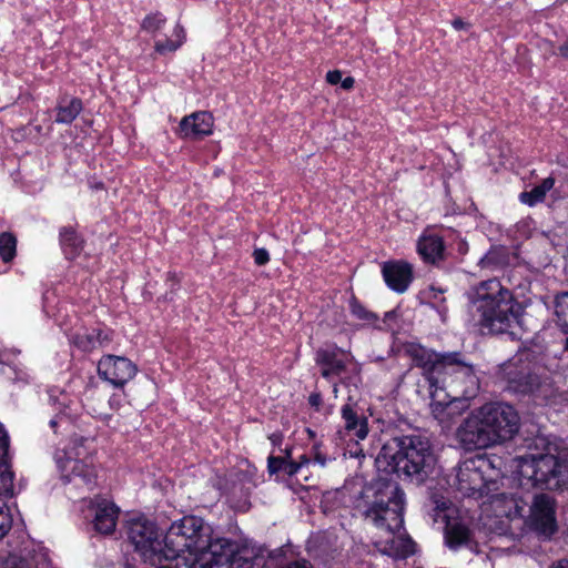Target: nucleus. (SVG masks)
<instances>
[{
    "mask_svg": "<svg viewBox=\"0 0 568 568\" xmlns=\"http://www.w3.org/2000/svg\"><path fill=\"white\" fill-rule=\"evenodd\" d=\"M185 30L180 24L176 23L173 29V38L174 39H164V40H158L154 43V50L159 54H166L168 52H174L176 51L185 41Z\"/></svg>",
    "mask_w": 568,
    "mask_h": 568,
    "instance_id": "30",
    "label": "nucleus"
},
{
    "mask_svg": "<svg viewBox=\"0 0 568 568\" xmlns=\"http://www.w3.org/2000/svg\"><path fill=\"white\" fill-rule=\"evenodd\" d=\"M467 324L481 334L507 332L521 314V305L498 278L469 286L465 292Z\"/></svg>",
    "mask_w": 568,
    "mask_h": 568,
    "instance_id": "1",
    "label": "nucleus"
},
{
    "mask_svg": "<svg viewBox=\"0 0 568 568\" xmlns=\"http://www.w3.org/2000/svg\"><path fill=\"white\" fill-rule=\"evenodd\" d=\"M555 179L548 176L541 181L540 184L534 186L530 191H525L519 194V200L523 204L535 206L544 202L546 194L554 187Z\"/></svg>",
    "mask_w": 568,
    "mask_h": 568,
    "instance_id": "29",
    "label": "nucleus"
},
{
    "mask_svg": "<svg viewBox=\"0 0 568 568\" xmlns=\"http://www.w3.org/2000/svg\"><path fill=\"white\" fill-rule=\"evenodd\" d=\"M212 527L199 516H183L168 528L164 538V560L183 564L186 557H199L213 548Z\"/></svg>",
    "mask_w": 568,
    "mask_h": 568,
    "instance_id": "6",
    "label": "nucleus"
},
{
    "mask_svg": "<svg viewBox=\"0 0 568 568\" xmlns=\"http://www.w3.org/2000/svg\"><path fill=\"white\" fill-rule=\"evenodd\" d=\"M404 491L397 485H386L376 491L363 511L365 520L392 535L377 547L382 554L395 559L407 558L416 551V544L409 536L397 535L404 527Z\"/></svg>",
    "mask_w": 568,
    "mask_h": 568,
    "instance_id": "2",
    "label": "nucleus"
},
{
    "mask_svg": "<svg viewBox=\"0 0 568 568\" xmlns=\"http://www.w3.org/2000/svg\"><path fill=\"white\" fill-rule=\"evenodd\" d=\"M490 429L494 432L496 445L511 439L519 429L517 410L506 403H487L483 405Z\"/></svg>",
    "mask_w": 568,
    "mask_h": 568,
    "instance_id": "12",
    "label": "nucleus"
},
{
    "mask_svg": "<svg viewBox=\"0 0 568 568\" xmlns=\"http://www.w3.org/2000/svg\"><path fill=\"white\" fill-rule=\"evenodd\" d=\"M525 525L539 536L550 538L557 531L556 501L547 494H537L529 507Z\"/></svg>",
    "mask_w": 568,
    "mask_h": 568,
    "instance_id": "11",
    "label": "nucleus"
},
{
    "mask_svg": "<svg viewBox=\"0 0 568 568\" xmlns=\"http://www.w3.org/2000/svg\"><path fill=\"white\" fill-rule=\"evenodd\" d=\"M434 464L430 443L419 435L393 437L381 448L375 465L379 471L396 474L420 484Z\"/></svg>",
    "mask_w": 568,
    "mask_h": 568,
    "instance_id": "3",
    "label": "nucleus"
},
{
    "mask_svg": "<svg viewBox=\"0 0 568 568\" xmlns=\"http://www.w3.org/2000/svg\"><path fill=\"white\" fill-rule=\"evenodd\" d=\"M166 282H171L172 285H176L180 282V278L175 272H168Z\"/></svg>",
    "mask_w": 568,
    "mask_h": 568,
    "instance_id": "48",
    "label": "nucleus"
},
{
    "mask_svg": "<svg viewBox=\"0 0 568 568\" xmlns=\"http://www.w3.org/2000/svg\"><path fill=\"white\" fill-rule=\"evenodd\" d=\"M544 373L541 354L524 348L499 365L496 378L511 393L546 399L551 394V385L544 377Z\"/></svg>",
    "mask_w": 568,
    "mask_h": 568,
    "instance_id": "4",
    "label": "nucleus"
},
{
    "mask_svg": "<svg viewBox=\"0 0 568 568\" xmlns=\"http://www.w3.org/2000/svg\"><path fill=\"white\" fill-rule=\"evenodd\" d=\"M9 445H10L9 436L6 432V429L0 424V455H2V457L8 456Z\"/></svg>",
    "mask_w": 568,
    "mask_h": 568,
    "instance_id": "40",
    "label": "nucleus"
},
{
    "mask_svg": "<svg viewBox=\"0 0 568 568\" xmlns=\"http://www.w3.org/2000/svg\"><path fill=\"white\" fill-rule=\"evenodd\" d=\"M213 549L220 555H225L229 568H254L256 551L247 546L240 547L236 542L226 538L214 539Z\"/></svg>",
    "mask_w": 568,
    "mask_h": 568,
    "instance_id": "17",
    "label": "nucleus"
},
{
    "mask_svg": "<svg viewBox=\"0 0 568 568\" xmlns=\"http://www.w3.org/2000/svg\"><path fill=\"white\" fill-rule=\"evenodd\" d=\"M254 262L256 265L262 266L270 262V254L266 248H255L253 252Z\"/></svg>",
    "mask_w": 568,
    "mask_h": 568,
    "instance_id": "39",
    "label": "nucleus"
},
{
    "mask_svg": "<svg viewBox=\"0 0 568 568\" xmlns=\"http://www.w3.org/2000/svg\"><path fill=\"white\" fill-rule=\"evenodd\" d=\"M455 383L466 385L459 395H447L449 400L439 399L437 394H434L432 397V414L440 424L444 425H449L455 417L469 408V399L473 397L477 386V381L475 382V385H471L466 379L453 376L448 377L447 383L443 385V387H452ZM439 387H442V385Z\"/></svg>",
    "mask_w": 568,
    "mask_h": 568,
    "instance_id": "10",
    "label": "nucleus"
},
{
    "mask_svg": "<svg viewBox=\"0 0 568 568\" xmlns=\"http://www.w3.org/2000/svg\"><path fill=\"white\" fill-rule=\"evenodd\" d=\"M386 285L396 293H404L413 281V265L406 261H388L382 266Z\"/></svg>",
    "mask_w": 568,
    "mask_h": 568,
    "instance_id": "20",
    "label": "nucleus"
},
{
    "mask_svg": "<svg viewBox=\"0 0 568 568\" xmlns=\"http://www.w3.org/2000/svg\"><path fill=\"white\" fill-rule=\"evenodd\" d=\"M341 417L344 423V430L347 435L355 437L357 440H363L368 435V420L367 418L358 413L357 404L352 402L348 397V402L341 408Z\"/></svg>",
    "mask_w": 568,
    "mask_h": 568,
    "instance_id": "22",
    "label": "nucleus"
},
{
    "mask_svg": "<svg viewBox=\"0 0 568 568\" xmlns=\"http://www.w3.org/2000/svg\"><path fill=\"white\" fill-rule=\"evenodd\" d=\"M165 23L166 18L160 11H155L144 17L141 22V29L148 33L155 34L163 29Z\"/></svg>",
    "mask_w": 568,
    "mask_h": 568,
    "instance_id": "35",
    "label": "nucleus"
},
{
    "mask_svg": "<svg viewBox=\"0 0 568 568\" xmlns=\"http://www.w3.org/2000/svg\"><path fill=\"white\" fill-rule=\"evenodd\" d=\"M280 568H313L312 564L307 560H295L286 564Z\"/></svg>",
    "mask_w": 568,
    "mask_h": 568,
    "instance_id": "44",
    "label": "nucleus"
},
{
    "mask_svg": "<svg viewBox=\"0 0 568 568\" xmlns=\"http://www.w3.org/2000/svg\"><path fill=\"white\" fill-rule=\"evenodd\" d=\"M83 109L79 98H61L55 106L57 115L54 121L59 124H71Z\"/></svg>",
    "mask_w": 568,
    "mask_h": 568,
    "instance_id": "28",
    "label": "nucleus"
},
{
    "mask_svg": "<svg viewBox=\"0 0 568 568\" xmlns=\"http://www.w3.org/2000/svg\"><path fill=\"white\" fill-rule=\"evenodd\" d=\"M122 405V398L120 395L118 394H113L110 398H109V406L111 409L113 410H118Z\"/></svg>",
    "mask_w": 568,
    "mask_h": 568,
    "instance_id": "45",
    "label": "nucleus"
},
{
    "mask_svg": "<svg viewBox=\"0 0 568 568\" xmlns=\"http://www.w3.org/2000/svg\"><path fill=\"white\" fill-rule=\"evenodd\" d=\"M343 74L339 70H332L326 73V81L335 85L342 81Z\"/></svg>",
    "mask_w": 568,
    "mask_h": 568,
    "instance_id": "43",
    "label": "nucleus"
},
{
    "mask_svg": "<svg viewBox=\"0 0 568 568\" xmlns=\"http://www.w3.org/2000/svg\"><path fill=\"white\" fill-rule=\"evenodd\" d=\"M351 314L362 321L365 325L377 326L378 316L368 311L355 296H352L348 302Z\"/></svg>",
    "mask_w": 568,
    "mask_h": 568,
    "instance_id": "32",
    "label": "nucleus"
},
{
    "mask_svg": "<svg viewBox=\"0 0 568 568\" xmlns=\"http://www.w3.org/2000/svg\"><path fill=\"white\" fill-rule=\"evenodd\" d=\"M283 457L270 456L267 458V469L270 474H276L282 470Z\"/></svg>",
    "mask_w": 568,
    "mask_h": 568,
    "instance_id": "41",
    "label": "nucleus"
},
{
    "mask_svg": "<svg viewBox=\"0 0 568 568\" xmlns=\"http://www.w3.org/2000/svg\"><path fill=\"white\" fill-rule=\"evenodd\" d=\"M98 376L114 388H123L138 374V366L125 356L103 355L97 365Z\"/></svg>",
    "mask_w": 568,
    "mask_h": 568,
    "instance_id": "13",
    "label": "nucleus"
},
{
    "mask_svg": "<svg viewBox=\"0 0 568 568\" xmlns=\"http://www.w3.org/2000/svg\"><path fill=\"white\" fill-rule=\"evenodd\" d=\"M555 314L558 326L568 332V292H564L556 296Z\"/></svg>",
    "mask_w": 568,
    "mask_h": 568,
    "instance_id": "34",
    "label": "nucleus"
},
{
    "mask_svg": "<svg viewBox=\"0 0 568 568\" xmlns=\"http://www.w3.org/2000/svg\"><path fill=\"white\" fill-rule=\"evenodd\" d=\"M470 540L469 528L459 520L447 519L445 526V544L453 550H457Z\"/></svg>",
    "mask_w": 568,
    "mask_h": 568,
    "instance_id": "25",
    "label": "nucleus"
},
{
    "mask_svg": "<svg viewBox=\"0 0 568 568\" xmlns=\"http://www.w3.org/2000/svg\"><path fill=\"white\" fill-rule=\"evenodd\" d=\"M17 253V237L10 232L0 234V257L4 263L11 262Z\"/></svg>",
    "mask_w": 568,
    "mask_h": 568,
    "instance_id": "33",
    "label": "nucleus"
},
{
    "mask_svg": "<svg viewBox=\"0 0 568 568\" xmlns=\"http://www.w3.org/2000/svg\"><path fill=\"white\" fill-rule=\"evenodd\" d=\"M2 366V362L0 361V367Z\"/></svg>",
    "mask_w": 568,
    "mask_h": 568,
    "instance_id": "58",
    "label": "nucleus"
},
{
    "mask_svg": "<svg viewBox=\"0 0 568 568\" xmlns=\"http://www.w3.org/2000/svg\"><path fill=\"white\" fill-rule=\"evenodd\" d=\"M550 568H568V559H560L554 562Z\"/></svg>",
    "mask_w": 568,
    "mask_h": 568,
    "instance_id": "50",
    "label": "nucleus"
},
{
    "mask_svg": "<svg viewBox=\"0 0 568 568\" xmlns=\"http://www.w3.org/2000/svg\"><path fill=\"white\" fill-rule=\"evenodd\" d=\"M296 464H301V471L308 466L310 458L306 455H302L298 460H295Z\"/></svg>",
    "mask_w": 568,
    "mask_h": 568,
    "instance_id": "49",
    "label": "nucleus"
},
{
    "mask_svg": "<svg viewBox=\"0 0 568 568\" xmlns=\"http://www.w3.org/2000/svg\"><path fill=\"white\" fill-rule=\"evenodd\" d=\"M355 80L352 77H346L345 79H342L341 84L342 88L345 90H349L354 87Z\"/></svg>",
    "mask_w": 568,
    "mask_h": 568,
    "instance_id": "47",
    "label": "nucleus"
},
{
    "mask_svg": "<svg viewBox=\"0 0 568 568\" xmlns=\"http://www.w3.org/2000/svg\"><path fill=\"white\" fill-rule=\"evenodd\" d=\"M112 341V332L102 328H92L72 335L71 343L81 352L91 353L98 348L106 347Z\"/></svg>",
    "mask_w": 568,
    "mask_h": 568,
    "instance_id": "23",
    "label": "nucleus"
},
{
    "mask_svg": "<svg viewBox=\"0 0 568 568\" xmlns=\"http://www.w3.org/2000/svg\"><path fill=\"white\" fill-rule=\"evenodd\" d=\"M337 392H338V388H337V384L335 383L333 385V393L335 394V396L337 395Z\"/></svg>",
    "mask_w": 568,
    "mask_h": 568,
    "instance_id": "56",
    "label": "nucleus"
},
{
    "mask_svg": "<svg viewBox=\"0 0 568 568\" xmlns=\"http://www.w3.org/2000/svg\"><path fill=\"white\" fill-rule=\"evenodd\" d=\"M186 568H229L225 555H220L217 549H209L199 557H186L183 564Z\"/></svg>",
    "mask_w": 568,
    "mask_h": 568,
    "instance_id": "27",
    "label": "nucleus"
},
{
    "mask_svg": "<svg viewBox=\"0 0 568 568\" xmlns=\"http://www.w3.org/2000/svg\"><path fill=\"white\" fill-rule=\"evenodd\" d=\"M283 457L286 458L287 460H291L292 450L290 448H286L285 449V455Z\"/></svg>",
    "mask_w": 568,
    "mask_h": 568,
    "instance_id": "55",
    "label": "nucleus"
},
{
    "mask_svg": "<svg viewBox=\"0 0 568 568\" xmlns=\"http://www.w3.org/2000/svg\"><path fill=\"white\" fill-rule=\"evenodd\" d=\"M63 457L55 455L58 468L64 483H74L77 487L91 489L95 480L94 468L80 459V453L73 454V448L64 450Z\"/></svg>",
    "mask_w": 568,
    "mask_h": 568,
    "instance_id": "14",
    "label": "nucleus"
},
{
    "mask_svg": "<svg viewBox=\"0 0 568 568\" xmlns=\"http://www.w3.org/2000/svg\"><path fill=\"white\" fill-rule=\"evenodd\" d=\"M404 354L413 365L423 371L430 387L438 388L447 383L448 377H460L475 385L474 367L460 352L436 353L419 343L408 342L403 346Z\"/></svg>",
    "mask_w": 568,
    "mask_h": 568,
    "instance_id": "5",
    "label": "nucleus"
},
{
    "mask_svg": "<svg viewBox=\"0 0 568 568\" xmlns=\"http://www.w3.org/2000/svg\"><path fill=\"white\" fill-rule=\"evenodd\" d=\"M315 462L318 463L321 466L326 465V458L322 456L321 454H316Z\"/></svg>",
    "mask_w": 568,
    "mask_h": 568,
    "instance_id": "52",
    "label": "nucleus"
},
{
    "mask_svg": "<svg viewBox=\"0 0 568 568\" xmlns=\"http://www.w3.org/2000/svg\"><path fill=\"white\" fill-rule=\"evenodd\" d=\"M126 536L144 562L152 566L164 559V544L154 521L140 516L131 518L126 524Z\"/></svg>",
    "mask_w": 568,
    "mask_h": 568,
    "instance_id": "8",
    "label": "nucleus"
},
{
    "mask_svg": "<svg viewBox=\"0 0 568 568\" xmlns=\"http://www.w3.org/2000/svg\"><path fill=\"white\" fill-rule=\"evenodd\" d=\"M12 526V516L6 503L0 499V540L9 532Z\"/></svg>",
    "mask_w": 568,
    "mask_h": 568,
    "instance_id": "37",
    "label": "nucleus"
},
{
    "mask_svg": "<svg viewBox=\"0 0 568 568\" xmlns=\"http://www.w3.org/2000/svg\"><path fill=\"white\" fill-rule=\"evenodd\" d=\"M456 440L468 452L486 449L496 445L483 406L471 410L459 424L455 433Z\"/></svg>",
    "mask_w": 568,
    "mask_h": 568,
    "instance_id": "9",
    "label": "nucleus"
},
{
    "mask_svg": "<svg viewBox=\"0 0 568 568\" xmlns=\"http://www.w3.org/2000/svg\"><path fill=\"white\" fill-rule=\"evenodd\" d=\"M351 357L349 352L332 343L316 349L314 361L321 367L322 377L331 381L346 371Z\"/></svg>",
    "mask_w": 568,
    "mask_h": 568,
    "instance_id": "16",
    "label": "nucleus"
},
{
    "mask_svg": "<svg viewBox=\"0 0 568 568\" xmlns=\"http://www.w3.org/2000/svg\"><path fill=\"white\" fill-rule=\"evenodd\" d=\"M496 508L501 515L509 519L524 518L526 514L527 501L516 495H500L496 500Z\"/></svg>",
    "mask_w": 568,
    "mask_h": 568,
    "instance_id": "26",
    "label": "nucleus"
},
{
    "mask_svg": "<svg viewBox=\"0 0 568 568\" xmlns=\"http://www.w3.org/2000/svg\"><path fill=\"white\" fill-rule=\"evenodd\" d=\"M89 509L93 514V527L103 535L112 534L116 526L119 508L116 505L100 496L90 500Z\"/></svg>",
    "mask_w": 568,
    "mask_h": 568,
    "instance_id": "19",
    "label": "nucleus"
},
{
    "mask_svg": "<svg viewBox=\"0 0 568 568\" xmlns=\"http://www.w3.org/2000/svg\"><path fill=\"white\" fill-rule=\"evenodd\" d=\"M214 118L210 112L197 111L181 119L179 135L186 140H200L213 133Z\"/></svg>",
    "mask_w": 568,
    "mask_h": 568,
    "instance_id": "18",
    "label": "nucleus"
},
{
    "mask_svg": "<svg viewBox=\"0 0 568 568\" xmlns=\"http://www.w3.org/2000/svg\"><path fill=\"white\" fill-rule=\"evenodd\" d=\"M14 475L7 464H0V497L13 495Z\"/></svg>",
    "mask_w": 568,
    "mask_h": 568,
    "instance_id": "36",
    "label": "nucleus"
},
{
    "mask_svg": "<svg viewBox=\"0 0 568 568\" xmlns=\"http://www.w3.org/2000/svg\"><path fill=\"white\" fill-rule=\"evenodd\" d=\"M416 250L422 260L427 264H437L446 258V247L443 236L427 227L419 235Z\"/></svg>",
    "mask_w": 568,
    "mask_h": 568,
    "instance_id": "21",
    "label": "nucleus"
},
{
    "mask_svg": "<svg viewBox=\"0 0 568 568\" xmlns=\"http://www.w3.org/2000/svg\"><path fill=\"white\" fill-rule=\"evenodd\" d=\"M520 486L562 490L568 487V462L551 454H527L517 458Z\"/></svg>",
    "mask_w": 568,
    "mask_h": 568,
    "instance_id": "7",
    "label": "nucleus"
},
{
    "mask_svg": "<svg viewBox=\"0 0 568 568\" xmlns=\"http://www.w3.org/2000/svg\"><path fill=\"white\" fill-rule=\"evenodd\" d=\"M507 263V253L503 246H493L480 257L478 265L481 268L497 270Z\"/></svg>",
    "mask_w": 568,
    "mask_h": 568,
    "instance_id": "31",
    "label": "nucleus"
},
{
    "mask_svg": "<svg viewBox=\"0 0 568 568\" xmlns=\"http://www.w3.org/2000/svg\"><path fill=\"white\" fill-rule=\"evenodd\" d=\"M284 474H286L288 477L296 476L298 473H301V464H296L295 460H287L283 457V465L282 470Z\"/></svg>",
    "mask_w": 568,
    "mask_h": 568,
    "instance_id": "38",
    "label": "nucleus"
},
{
    "mask_svg": "<svg viewBox=\"0 0 568 568\" xmlns=\"http://www.w3.org/2000/svg\"><path fill=\"white\" fill-rule=\"evenodd\" d=\"M566 349L568 351V337H567V341H566Z\"/></svg>",
    "mask_w": 568,
    "mask_h": 568,
    "instance_id": "57",
    "label": "nucleus"
},
{
    "mask_svg": "<svg viewBox=\"0 0 568 568\" xmlns=\"http://www.w3.org/2000/svg\"><path fill=\"white\" fill-rule=\"evenodd\" d=\"M58 423H59V417H54V418H52V419L50 420V426H51V428H53V429L55 430V427H57Z\"/></svg>",
    "mask_w": 568,
    "mask_h": 568,
    "instance_id": "54",
    "label": "nucleus"
},
{
    "mask_svg": "<svg viewBox=\"0 0 568 568\" xmlns=\"http://www.w3.org/2000/svg\"><path fill=\"white\" fill-rule=\"evenodd\" d=\"M59 242L68 260L78 257L84 246V240L73 226H62L59 231Z\"/></svg>",
    "mask_w": 568,
    "mask_h": 568,
    "instance_id": "24",
    "label": "nucleus"
},
{
    "mask_svg": "<svg viewBox=\"0 0 568 568\" xmlns=\"http://www.w3.org/2000/svg\"><path fill=\"white\" fill-rule=\"evenodd\" d=\"M452 26L456 29V30H462L465 26L464 21L462 19H455L453 22H452Z\"/></svg>",
    "mask_w": 568,
    "mask_h": 568,
    "instance_id": "51",
    "label": "nucleus"
},
{
    "mask_svg": "<svg viewBox=\"0 0 568 568\" xmlns=\"http://www.w3.org/2000/svg\"><path fill=\"white\" fill-rule=\"evenodd\" d=\"M486 460L480 457L460 462L456 468L454 486L466 497L481 496L486 487L483 468Z\"/></svg>",
    "mask_w": 568,
    "mask_h": 568,
    "instance_id": "15",
    "label": "nucleus"
},
{
    "mask_svg": "<svg viewBox=\"0 0 568 568\" xmlns=\"http://www.w3.org/2000/svg\"><path fill=\"white\" fill-rule=\"evenodd\" d=\"M268 439L274 446H278L283 440V434L280 432H275L268 436Z\"/></svg>",
    "mask_w": 568,
    "mask_h": 568,
    "instance_id": "46",
    "label": "nucleus"
},
{
    "mask_svg": "<svg viewBox=\"0 0 568 568\" xmlns=\"http://www.w3.org/2000/svg\"><path fill=\"white\" fill-rule=\"evenodd\" d=\"M560 52H561V55L568 57V43L560 47Z\"/></svg>",
    "mask_w": 568,
    "mask_h": 568,
    "instance_id": "53",
    "label": "nucleus"
},
{
    "mask_svg": "<svg viewBox=\"0 0 568 568\" xmlns=\"http://www.w3.org/2000/svg\"><path fill=\"white\" fill-rule=\"evenodd\" d=\"M308 404L311 407H313L315 410H320L322 404H323V398H322V394L320 392H313L310 396H308Z\"/></svg>",
    "mask_w": 568,
    "mask_h": 568,
    "instance_id": "42",
    "label": "nucleus"
}]
</instances>
